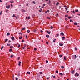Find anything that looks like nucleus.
<instances>
[{
  "mask_svg": "<svg viewBox=\"0 0 80 80\" xmlns=\"http://www.w3.org/2000/svg\"><path fill=\"white\" fill-rule=\"evenodd\" d=\"M73 59H74V60H75V58H77V56H76V55H74L73 56Z\"/></svg>",
  "mask_w": 80,
  "mask_h": 80,
  "instance_id": "obj_1",
  "label": "nucleus"
},
{
  "mask_svg": "<svg viewBox=\"0 0 80 80\" xmlns=\"http://www.w3.org/2000/svg\"><path fill=\"white\" fill-rule=\"evenodd\" d=\"M76 76L77 77H78V76H79V74H78V73H76L75 74V76Z\"/></svg>",
  "mask_w": 80,
  "mask_h": 80,
  "instance_id": "obj_2",
  "label": "nucleus"
},
{
  "mask_svg": "<svg viewBox=\"0 0 80 80\" xmlns=\"http://www.w3.org/2000/svg\"><path fill=\"white\" fill-rule=\"evenodd\" d=\"M30 18V17L29 16V17H26V19L27 20H29Z\"/></svg>",
  "mask_w": 80,
  "mask_h": 80,
  "instance_id": "obj_3",
  "label": "nucleus"
},
{
  "mask_svg": "<svg viewBox=\"0 0 80 80\" xmlns=\"http://www.w3.org/2000/svg\"><path fill=\"white\" fill-rule=\"evenodd\" d=\"M12 40H15V38H14V37H12L11 38Z\"/></svg>",
  "mask_w": 80,
  "mask_h": 80,
  "instance_id": "obj_4",
  "label": "nucleus"
},
{
  "mask_svg": "<svg viewBox=\"0 0 80 80\" xmlns=\"http://www.w3.org/2000/svg\"><path fill=\"white\" fill-rule=\"evenodd\" d=\"M60 35H62V36H64V34L62 32L60 34Z\"/></svg>",
  "mask_w": 80,
  "mask_h": 80,
  "instance_id": "obj_5",
  "label": "nucleus"
},
{
  "mask_svg": "<svg viewBox=\"0 0 80 80\" xmlns=\"http://www.w3.org/2000/svg\"><path fill=\"white\" fill-rule=\"evenodd\" d=\"M74 72H75V71H74V70L72 71L71 72V73L73 74L74 73Z\"/></svg>",
  "mask_w": 80,
  "mask_h": 80,
  "instance_id": "obj_6",
  "label": "nucleus"
},
{
  "mask_svg": "<svg viewBox=\"0 0 80 80\" xmlns=\"http://www.w3.org/2000/svg\"><path fill=\"white\" fill-rule=\"evenodd\" d=\"M47 33H48V34H50V32H49V31H46Z\"/></svg>",
  "mask_w": 80,
  "mask_h": 80,
  "instance_id": "obj_7",
  "label": "nucleus"
},
{
  "mask_svg": "<svg viewBox=\"0 0 80 80\" xmlns=\"http://www.w3.org/2000/svg\"><path fill=\"white\" fill-rule=\"evenodd\" d=\"M20 63H21V62H20V61H19V64H18V65L19 66H20V65H21Z\"/></svg>",
  "mask_w": 80,
  "mask_h": 80,
  "instance_id": "obj_8",
  "label": "nucleus"
},
{
  "mask_svg": "<svg viewBox=\"0 0 80 80\" xmlns=\"http://www.w3.org/2000/svg\"><path fill=\"white\" fill-rule=\"evenodd\" d=\"M22 12H26L25 10H24V9H22Z\"/></svg>",
  "mask_w": 80,
  "mask_h": 80,
  "instance_id": "obj_9",
  "label": "nucleus"
},
{
  "mask_svg": "<svg viewBox=\"0 0 80 80\" xmlns=\"http://www.w3.org/2000/svg\"><path fill=\"white\" fill-rule=\"evenodd\" d=\"M46 37H47V38H49V35H46Z\"/></svg>",
  "mask_w": 80,
  "mask_h": 80,
  "instance_id": "obj_10",
  "label": "nucleus"
},
{
  "mask_svg": "<svg viewBox=\"0 0 80 80\" xmlns=\"http://www.w3.org/2000/svg\"><path fill=\"white\" fill-rule=\"evenodd\" d=\"M59 75H61V77H62V76H63V74H62V73L61 72L59 73Z\"/></svg>",
  "mask_w": 80,
  "mask_h": 80,
  "instance_id": "obj_11",
  "label": "nucleus"
},
{
  "mask_svg": "<svg viewBox=\"0 0 80 80\" xmlns=\"http://www.w3.org/2000/svg\"><path fill=\"white\" fill-rule=\"evenodd\" d=\"M59 5V2H57L56 4V6H58V5Z\"/></svg>",
  "mask_w": 80,
  "mask_h": 80,
  "instance_id": "obj_12",
  "label": "nucleus"
},
{
  "mask_svg": "<svg viewBox=\"0 0 80 80\" xmlns=\"http://www.w3.org/2000/svg\"><path fill=\"white\" fill-rule=\"evenodd\" d=\"M6 7L7 8H10V5H9L8 6H7Z\"/></svg>",
  "mask_w": 80,
  "mask_h": 80,
  "instance_id": "obj_13",
  "label": "nucleus"
},
{
  "mask_svg": "<svg viewBox=\"0 0 80 80\" xmlns=\"http://www.w3.org/2000/svg\"><path fill=\"white\" fill-rule=\"evenodd\" d=\"M64 59L65 60H67V58H66V57L64 56Z\"/></svg>",
  "mask_w": 80,
  "mask_h": 80,
  "instance_id": "obj_14",
  "label": "nucleus"
},
{
  "mask_svg": "<svg viewBox=\"0 0 80 80\" xmlns=\"http://www.w3.org/2000/svg\"><path fill=\"white\" fill-rule=\"evenodd\" d=\"M47 12H49V10H47L45 12V13H47Z\"/></svg>",
  "mask_w": 80,
  "mask_h": 80,
  "instance_id": "obj_15",
  "label": "nucleus"
},
{
  "mask_svg": "<svg viewBox=\"0 0 80 80\" xmlns=\"http://www.w3.org/2000/svg\"><path fill=\"white\" fill-rule=\"evenodd\" d=\"M27 73H28V74H29V75H30V72H27Z\"/></svg>",
  "mask_w": 80,
  "mask_h": 80,
  "instance_id": "obj_16",
  "label": "nucleus"
},
{
  "mask_svg": "<svg viewBox=\"0 0 80 80\" xmlns=\"http://www.w3.org/2000/svg\"><path fill=\"white\" fill-rule=\"evenodd\" d=\"M55 40H56V39H54V40L53 41V43H55Z\"/></svg>",
  "mask_w": 80,
  "mask_h": 80,
  "instance_id": "obj_17",
  "label": "nucleus"
},
{
  "mask_svg": "<svg viewBox=\"0 0 80 80\" xmlns=\"http://www.w3.org/2000/svg\"><path fill=\"white\" fill-rule=\"evenodd\" d=\"M59 45H60V46H63V44H62V43H59Z\"/></svg>",
  "mask_w": 80,
  "mask_h": 80,
  "instance_id": "obj_18",
  "label": "nucleus"
},
{
  "mask_svg": "<svg viewBox=\"0 0 80 80\" xmlns=\"http://www.w3.org/2000/svg\"><path fill=\"white\" fill-rule=\"evenodd\" d=\"M74 25H78V24H77V22H75L74 24Z\"/></svg>",
  "mask_w": 80,
  "mask_h": 80,
  "instance_id": "obj_19",
  "label": "nucleus"
},
{
  "mask_svg": "<svg viewBox=\"0 0 80 80\" xmlns=\"http://www.w3.org/2000/svg\"><path fill=\"white\" fill-rule=\"evenodd\" d=\"M30 32V31L29 30H28L27 31V32L28 33H29Z\"/></svg>",
  "mask_w": 80,
  "mask_h": 80,
  "instance_id": "obj_20",
  "label": "nucleus"
},
{
  "mask_svg": "<svg viewBox=\"0 0 80 80\" xmlns=\"http://www.w3.org/2000/svg\"><path fill=\"white\" fill-rule=\"evenodd\" d=\"M65 37H62V40H65Z\"/></svg>",
  "mask_w": 80,
  "mask_h": 80,
  "instance_id": "obj_21",
  "label": "nucleus"
},
{
  "mask_svg": "<svg viewBox=\"0 0 80 80\" xmlns=\"http://www.w3.org/2000/svg\"><path fill=\"white\" fill-rule=\"evenodd\" d=\"M78 10L77 9L76 10H75V12H78Z\"/></svg>",
  "mask_w": 80,
  "mask_h": 80,
  "instance_id": "obj_22",
  "label": "nucleus"
},
{
  "mask_svg": "<svg viewBox=\"0 0 80 80\" xmlns=\"http://www.w3.org/2000/svg\"><path fill=\"white\" fill-rule=\"evenodd\" d=\"M65 9H66V11H67V10H68V8L67 7L65 8Z\"/></svg>",
  "mask_w": 80,
  "mask_h": 80,
  "instance_id": "obj_23",
  "label": "nucleus"
},
{
  "mask_svg": "<svg viewBox=\"0 0 80 80\" xmlns=\"http://www.w3.org/2000/svg\"><path fill=\"white\" fill-rule=\"evenodd\" d=\"M10 35V34L9 33H8L7 34V35L9 36Z\"/></svg>",
  "mask_w": 80,
  "mask_h": 80,
  "instance_id": "obj_24",
  "label": "nucleus"
},
{
  "mask_svg": "<svg viewBox=\"0 0 80 80\" xmlns=\"http://www.w3.org/2000/svg\"><path fill=\"white\" fill-rule=\"evenodd\" d=\"M13 46H10V48H13Z\"/></svg>",
  "mask_w": 80,
  "mask_h": 80,
  "instance_id": "obj_25",
  "label": "nucleus"
},
{
  "mask_svg": "<svg viewBox=\"0 0 80 80\" xmlns=\"http://www.w3.org/2000/svg\"><path fill=\"white\" fill-rule=\"evenodd\" d=\"M8 41V39H6L5 42H7Z\"/></svg>",
  "mask_w": 80,
  "mask_h": 80,
  "instance_id": "obj_26",
  "label": "nucleus"
},
{
  "mask_svg": "<svg viewBox=\"0 0 80 80\" xmlns=\"http://www.w3.org/2000/svg\"><path fill=\"white\" fill-rule=\"evenodd\" d=\"M72 18V17H68V18L69 19H70V18Z\"/></svg>",
  "mask_w": 80,
  "mask_h": 80,
  "instance_id": "obj_27",
  "label": "nucleus"
},
{
  "mask_svg": "<svg viewBox=\"0 0 80 80\" xmlns=\"http://www.w3.org/2000/svg\"><path fill=\"white\" fill-rule=\"evenodd\" d=\"M14 56V55H12L10 57L11 58H12Z\"/></svg>",
  "mask_w": 80,
  "mask_h": 80,
  "instance_id": "obj_28",
  "label": "nucleus"
},
{
  "mask_svg": "<svg viewBox=\"0 0 80 80\" xmlns=\"http://www.w3.org/2000/svg\"><path fill=\"white\" fill-rule=\"evenodd\" d=\"M18 48H20V44H18Z\"/></svg>",
  "mask_w": 80,
  "mask_h": 80,
  "instance_id": "obj_29",
  "label": "nucleus"
},
{
  "mask_svg": "<svg viewBox=\"0 0 80 80\" xmlns=\"http://www.w3.org/2000/svg\"><path fill=\"white\" fill-rule=\"evenodd\" d=\"M34 4H35L36 3H35V1H33L32 2Z\"/></svg>",
  "mask_w": 80,
  "mask_h": 80,
  "instance_id": "obj_30",
  "label": "nucleus"
},
{
  "mask_svg": "<svg viewBox=\"0 0 80 80\" xmlns=\"http://www.w3.org/2000/svg\"><path fill=\"white\" fill-rule=\"evenodd\" d=\"M25 36L26 37V38L27 39V38H28V37H27V35H25Z\"/></svg>",
  "mask_w": 80,
  "mask_h": 80,
  "instance_id": "obj_31",
  "label": "nucleus"
},
{
  "mask_svg": "<svg viewBox=\"0 0 80 80\" xmlns=\"http://www.w3.org/2000/svg\"><path fill=\"white\" fill-rule=\"evenodd\" d=\"M12 49H10L9 50V51L10 52H12Z\"/></svg>",
  "mask_w": 80,
  "mask_h": 80,
  "instance_id": "obj_32",
  "label": "nucleus"
},
{
  "mask_svg": "<svg viewBox=\"0 0 80 80\" xmlns=\"http://www.w3.org/2000/svg\"><path fill=\"white\" fill-rule=\"evenodd\" d=\"M3 48H4V47H3V46H2V47H1V50H2V49H3Z\"/></svg>",
  "mask_w": 80,
  "mask_h": 80,
  "instance_id": "obj_33",
  "label": "nucleus"
},
{
  "mask_svg": "<svg viewBox=\"0 0 80 80\" xmlns=\"http://www.w3.org/2000/svg\"><path fill=\"white\" fill-rule=\"evenodd\" d=\"M25 30V28H23L22 29V30Z\"/></svg>",
  "mask_w": 80,
  "mask_h": 80,
  "instance_id": "obj_34",
  "label": "nucleus"
},
{
  "mask_svg": "<svg viewBox=\"0 0 80 80\" xmlns=\"http://www.w3.org/2000/svg\"><path fill=\"white\" fill-rule=\"evenodd\" d=\"M36 32H37V30H35L34 31V33H36Z\"/></svg>",
  "mask_w": 80,
  "mask_h": 80,
  "instance_id": "obj_35",
  "label": "nucleus"
},
{
  "mask_svg": "<svg viewBox=\"0 0 80 80\" xmlns=\"http://www.w3.org/2000/svg\"><path fill=\"white\" fill-rule=\"evenodd\" d=\"M19 39H22V37L21 36L20 38H19Z\"/></svg>",
  "mask_w": 80,
  "mask_h": 80,
  "instance_id": "obj_36",
  "label": "nucleus"
},
{
  "mask_svg": "<svg viewBox=\"0 0 80 80\" xmlns=\"http://www.w3.org/2000/svg\"><path fill=\"white\" fill-rule=\"evenodd\" d=\"M70 22H73V20H72V19H70Z\"/></svg>",
  "mask_w": 80,
  "mask_h": 80,
  "instance_id": "obj_37",
  "label": "nucleus"
},
{
  "mask_svg": "<svg viewBox=\"0 0 80 80\" xmlns=\"http://www.w3.org/2000/svg\"><path fill=\"white\" fill-rule=\"evenodd\" d=\"M53 28V26H51L50 28H51V29H52Z\"/></svg>",
  "mask_w": 80,
  "mask_h": 80,
  "instance_id": "obj_38",
  "label": "nucleus"
},
{
  "mask_svg": "<svg viewBox=\"0 0 80 80\" xmlns=\"http://www.w3.org/2000/svg\"><path fill=\"white\" fill-rule=\"evenodd\" d=\"M61 68H65V67H64V66H62Z\"/></svg>",
  "mask_w": 80,
  "mask_h": 80,
  "instance_id": "obj_39",
  "label": "nucleus"
},
{
  "mask_svg": "<svg viewBox=\"0 0 80 80\" xmlns=\"http://www.w3.org/2000/svg\"><path fill=\"white\" fill-rule=\"evenodd\" d=\"M46 44H47V45H48V42H47V41H46Z\"/></svg>",
  "mask_w": 80,
  "mask_h": 80,
  "instance_id": "obj_40",
  "label": "nucleus"
},
{
  "mask_svg": "<svg viewBox=\"0 0 80 80\" xmlns=\"http://www.w3.org/2000/svg\"><path fill=\"white\" fill-rule=\"evenodd\" d=\"M12 17H16V16H15V14H13Z\"/></svg>",
  "mask_w": 80,
  "mask_h": 80,
  "instance_id": "obj_41",
  "label": "nucleus"
},
{
  "mask_svg": "<svg viewBox=\"0 0 80 80\" xmlns=\"http://www.w3.org/2000/svg\"><path fill=\"white\" fill-rule=\"evenodd\" d=\"M52 77H53V78H55V76H54L53 75H52Z\"/></svg>",
  "mask_w": 80,
  "mask_h": 80,
  "instance_id": "obj_42",
  "label": "nucleus"
},
{
  "mask_svg": "<svg viewBox=\"0 0 80 80\" xmlns=\"http://www.w3.org/2000/svg\"><path fill=\"white\" fill-rule=\"evenodd\" d=\"M47 18H48V19H49V20H50V17H47Z\"/></svg>",
  "mask_w": 80,
  "mask_h": 80,
  "instance_id": "obj_43",
  "label": "nucleus"
},
{
  "mask_svg": "<svg viewBox=\"0 0 80 80\" xmlns=\"http://www.w3.org/2000/svg\"><path fill=\"white\" fill-rule=\"evenodd\" d=\"M56 73H58V71L56 70Z\"/></svg>",
  "mask_w": 80,
  "mask_h": 80,
  "instance_id": "obj_44",
  "label": "nucleus"
},
{
  "mask_svg": "<svg viewBox=\"0 0 80 80\" xmlns=\"http://www.w3.org/2000/svg\"><path fill=\"white\" fill-rule=\"evenodd\" d=\"M65 20H66V21H67V20H68V19L67 18H65Z\"/></svg>",
  "mask_w": 80,
  "mask_h": 80,
  "instance_id": "obj_45",
  "label": "nucleus"
},
{
  "mask_svg": "<svg viewBox=\"0 0 80 80\" xmlns=\"http://www.w3.org/2000/svg\"><path fill=\"white\" fill-rule=\"evenodd\" d=\"M59 57H62V56L61 55H60Z\"/></svg>",
  "mask_w": 80,
  "mask_h": 80,
  "instance_id": "obj_46",
  "label": "nucleus"
},
{
  "mask_svg": "<svg viewBox=\"0 0 80 80\" xmlns=\"http://www.w3.org/2000/svg\"><path fill=\"white\" fill-rule=\"evenodd\" d=\"M10 44H7V45H8V46H10Z\"/></svg>",
  "mask_w": 80,
  "mask_h": 80,
  "instance_id": "obj_47",
  "label": "nucleus"
},
{
  "mask_svg": "<svg viewBox=\"0 0 80 80\" xmlns=\"http://www.w3.org/2000/svg\"><path fill=\"white\" fill-rule=\"evenodd\" d=\"M75 50H78V49H77V48H75Z\"/></svg>",
  "mask_w": 80,
  "mask_h": 80,
  "instance_id": "obj_48",
  "label": "nucleus"
},
{
  "mask_svg": "<svg viewBox=\"0 0 80 80\" xmlns=\"http://www.w3.org/2000/svg\"><path fill=\"white\" fill-rule=\"evenodd\" d=\"M66 17H68V15H66L65 16Z\"/></svg>",
  "mask_w": 80,
  "mask_h": 80,
  "instance_id": "obj_49",
  "label": "nucleus"
},
{
  "mask_svg": "<svg viewBox=\"0 0 80 80\" xmlns=\"http://www.w3.org/2000/svg\"><path fill=\"white\" fill-rule=\"evenodd\" d=\"M58 14L57 13L56 14V17H58Z\"/></svg>",
  "mask_w": 80,
  "mask_h": 80,
  "instance_id": "obj_50",
  "label": "nucleus"
},
{
  "mask_svg": "<svg viewBox=\"0 0 80 80\" xmlns=\"http://www.w3.org/2000/svg\"><path fill=\"white\" fill-rule=\"evenodd\" d=\"M40 32L41 33H43V31H42V30H41Z\"/></svg>",
  "mask_w": 80,
  "mask_h": 80,
  "instance_id": "obj_51",
  "label": "nucleus"
},
{
  "mask_svg": "<svg viewBox=\"0 0 80 80\" xmlns=\"http://www.w3.org/2000/svg\"><path fill=\"white\" fill-rule=\"evenodd\" d=\"M34 50H35V51H36V50H37V48H34Z\"/></svg>",
  "mask_w": 80,
  "mask_h": 80,
  "instance_id": "obj_52",
  "label": "nucleus"
},
{
  "mask_svg": "<svg viewBox=\"0 0 80 80\" xmlns=\"http://www.w3.org/2000/svg\"><path fill=\"white\" fill-rule=\"evenodd\" d=\"M39 73H40V74H41L42 73V72H39Z\"/></svg>",
  "mask_w": 80,
  "mask_h": 80,
  "instance_id": "obj_53",
  "label": "nucleus"
},
{
  "mask_svg": "<svg viewBox=\"0 0 80 80\" xmlns=\"http://www.w3.org/2000/svg\"><path fill=\"white\" fill-rule=\"evenodd\" d=\"M25 41V40H22V42H24Z\"/></svg>",
  "mask_w": 80,
  "mask_h": 80,
  "instance_id": "obj_54",
  "label": "nucleus"
},
{
  "mask_svg": "<svg viewBox=\"0 0 80 80\" xmlns=\"http://www.w3.org/2000/svg\"><path fill=\"white\" fill-rule=\"evenodd\" d=\"M46 63H48V60H46Z\"/></svg>",
  "mask_w": 80,
  "mask_h": 80,
  "instance_id": "obj_55",
  "label": "nucleus"
},
{
  "mask_svg": "<svg viewBox=\"0 0 80 80\" xmlns=\"http://www.w3.org/2000/svg\"><path fill=\"white\" fill-rule=\"evenodd\" d=\"M66 28H68V26H66Z\"/></svg>",
  "mask_w": 80,
  "mask_h": 80,
  "instance_id": "obj_56",
  "label": "nucleus"
},
{
  "mask_svg": "<svg viewBox=\"0 0 80 80\" xmlns=\"http://www.w3.org/2000/svg\"><path fill=\"white\" fill-rule=\"evenodd\" d=\"M47 78V80H48L49 79V78L48 77V78Z\"/></svg>",
  "mask_w": 80,
  "mask_h": 80,
  "instance_id": "obj_57",
  "label": "nucleus"
},
{
  "mask_svg": "<svg viewBox=\"0 0 80 80\" xmlns=\"http://www.w3.org/2000/svg\"><path fill=\"white\" fill-rule=\"evenodd\" d=\"M2 12L1 11V12L0 13V15H2Z\"/></svg>",
  "mask_w": 80,
  "mask_h": 80,
  "instance_id": "obj_58",
  "label": "nucleus"
},
{
  "mask_svg": "<svg viewBox=\"0 0 80 80\" xmlns=\"http://www.w3.org/2000/svg\"><path fill=\"white\" fill-rule=\"evenodd\" d=\"M39 12H42V11L40 10H39Z\"/></svg>",
  "mask_w": 80,
  "mask_h": 80,
  "instance_id": "obj_59",
  "label": "nucleus"
},
{
  "mask_svg": "<svg viewBox=\"0 0 80 80\" xmlns=\"http://www.w3.org/2000/svg\"><path fill=\"white\" fill-rule=\"evenodd\" d=\"M2 0H0V3H2Z\"/></svg>",
  "mask_w": 80,
  "mask_h": 80,
  "instance_id": "obj_60",
  "label": "nucleus"
},
{
  "mask_svg": "<svg viewBox=\"0 0 80 80\" xmlns=\"http://www.w3.org/2000/svg\"><path fill=\"white\" fill-rule=\"evenodd\" d=\"M16 80H18V78H16Z\"/></svg>",
  "mask_w": 80,
  "mask_h": 80,
  "instance_id": "obj_61",
  "label": "nucleus"
},
{
  "mask_svg": "<svg viewBox=\"0 0 80 80\" xmlns=\"http://www.w3.org/2000/svg\"><path fill=\"white\" fill-rule=\"evenodd\" d=\"M49 3H51V2L50 1V0H49Z\"/></svg>",
  "mask_w": 80,
  "mask_h": 80,
  "instance_id": "obj_62",
  "label": "nucleus"
},
{
  "mask_svg": "<svg viewBox=\"0 0 80 80\" xmlns=\"http://www.w3.org/2000/svg\"><path fill=\"white\" fill-rule=\"evenodd\" d=\"M69 12V11H68L67 12V13H68V12Z\"/></svg>",
  "mask_w": 80,
  "mask_h": 80,
  "instance_id": "obj_63",
  "label": "nucleus"
},
{
  "mask_svg": "<svg viewBox=\"0 0 80 80\" xmlns=\"http://www.w3.org/2000/svg\"><path fill=\"white\" fill-rule=\"evenodd\" d=\"M20 57H18V60H19L20 59Z\"/></svg>",
  "mask_w": 80,
  "mask_h": 80,
  "instance_id": "obj_64",
  "label": "nucleus"
}]
</instances>
